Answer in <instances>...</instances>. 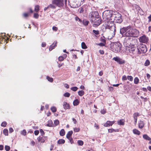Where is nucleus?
I'll return each instance as SVG.
<instances>
[{
  "label": "nucleus",
  "mask_w": 151,
  "mask_h": 151,
  "mask_svg": "<svg viewBox=\"0 0 151 151\" xmlns=\"http://www.w3.org/2000/svg\"><path fill=\"white\" fill-rule=\"evenodd\" d=\"M112 59L120 65L124 64L125 63V61L124 60L122 59L118 56H116L113 58Z\"/></svg>",
  "instance_id": "nucleus-11"
},
{
  "label": "nucleus",
  "mask_w": 151,
  "mask_h": 151,
  "mask_svg": "<svg viewBox=\"0 0 151 151\" xmlns=\"http://www.w3.org/2000/svg\"><path fill=\"white\" fill-rule=\"evenodd\" d=\"M39 17V14L37 13H34V17L36 18L37 19Z\"/></svg>",
  "instance_id": "nucleus-50"
},
{
  "label": "nucleus",
  "mask_w": 151,
  "mask_h": 151,
  "mask_svg": "<svg viewBox=\"0 0 151 151\" xmlns=\"http://www.w3.org/2000/svg\"><path fill=\"white\" fill-rule=\"evenodd\" d=\"M133 40V38L131 37H126L124 41V44L126 47L131 45V42Z\"/></svg>",
  "instance_id": "nucleus-9"
},
{
  "label": "nucleus",
  "mask_w": 151,
  "mask_h": 151,
  "mask_svg": "<svg viewBox=\"0 0 151 151\" xmlns=\"http://www.w3.org/2000/svg\"><path fill=\"white\" fill-rule=\"evenodd\" d=\"M137 10L138 11V12L140 13V14L143 15L144 14V12L140 8V9H137Z\"/></svg>",
  "instance_id": "nucleus-48"
},
{
  "label": "nucleus",
  "mask_w": 151,
  "mask_h": 151,
  "mask_svg": "<svg viewBox=\"0 0 151 151\" xmlns=\"http://www.w3.org/2000/svg\"><path fill=\"white\" fill-rule=\"evenodd\" d=\"M75 18V20L76 21H77L78 20L80 22H82V19H80L78 17H76Z\"/></svg>",
  "instance_id": "nucleus-54"
},
{
  "label": "nucleus",
  "mask_w": 151,
  "mask_h": 151,
  "mask_svg": "<svg viewBox=\"0 0 151 151\" xmlns=\"http://www.w3.org/2000/svg\"><path fill=\"white\" fill-rule=\"evenodd\" d=\"M143 138L145 139L150 141L151 140V138L149 137L147 134H144L143 135Z\"/></svg>",
  "instance_id": "nucleus-20"
},
{
  "label": "nucleus",
  "mask_w": 151,
  "mask_h": 151,
  "mask_svg": "<svg viewBox=\"0 0 151 151\" xmlns=\"http://www.w3.org/2000/svg\"><path fill=\"white\" fill-rule=\"evenodd\" d=\"M59 121L58 119H56L54 121V124L55 126L58 125L59 124Z\"/></svg>",
  "instance_id": "nucleus-45"
},
{
  "label": "nucleus",
  "mask_w": 151,
  "mask_h": 151,
  "mask_svg": "<svg viewBox=\"0 0 151 151\" xmlns=\"http://www.w3.org/2000/svg\"><path fill=\"white\" fill-rule=\"evenodd\" d=\"M63 106L65 109H70V106L69 104L67 102H64L63 103Z\"/></svg>",
  "instance_id": "nucleus-15"
},
{
  "label": "nucleus",
  "mask_w": 151,
  "mask_h": 151,
  "mask_svg": "<svg viewBox=\"0 0 151 151\" xmlns=\"http://www.w3.org/2000/svg\"><path fill=\"white\" fill-rule=\"evenodd\" d=\"M52 3L60 8L63 7L64 6L63 0H52Z\"/></svg>",
  "instance_id": "nucleus-7"
},
{
  "label": "nucleus",
  "mask_w": 151,
  "mask_h": 151,
  "mask_svg": "<svg viewBox=\"0 0 151 151\" xmlns=\"http://www.w3.org/2000/svg\"><path fill=\"white\" fill-rule=\"evenodd\" d=\"M73 133V132L72 130L68 131L66 135V138L68 139H69L71 137Z\"/></svg>",
  "instance_id": "nucleus-17"
},
{
  "label": "nucleus",
  "mask_w": 151,
  "mask_h": 151,
  "mask_svg": "<svg viewBox=\"0 0 151 151\" xmlns=\"http://www.w3.org/2000/svg\"><path fill=\"white\" fill-rule=\"evenodd\" d=\"M113 19H114L113 21L116 23H121L123 21L122 16L119 13L116 14H114Z\"/></svg>",
  "instance_id": "nucleus-5"
},
{
  "label": "nucleus",
  "mask_w": 151,
  "mask_h": 151,
  "mask_svg": "<svg viewBox=\"0 0 151 151\" xmlns=\"http://www.w3.org/2000/svg\"><path fill=\"white\" fill-rule=\"evenodd\" d=\"M21 134L24 136H25L27 134V132L25 129H24L22 132Z\"/></svg>",
  "instance_id": "nucleus-49"
},
{
  "label": "nucleus",
  "mask_w": 151,
  "mask_h": 151,
  "mask_svg": "<svg viewBox=\"0 0 151 151\" xmlns=\"http://www.w3.org/2000/svg\"><path fill=\"white\" fill-rule=\"evenodd\" d=\"M131 47L129 49V52L130 53H133V52L135 50V48L134 47V45H132L130 46Z\"/></svg>",
  "instance_id": "nucleus-18"
},
{
  "label": "nucleus",
  "mask_w": 151,
  "mask_h": 151,
  "mask_svg": "<svg viewBox=\"0 0 151 151\" xmlns=\"http://www.w3.org/2000/svg\"><path fill=\"white\" fill-rule=\"evenodd\" d=\"M79 103V101L77 99H76L73 102V105L74 106H76L78 105Z\"/></svg>",
  "instance_id": "nucleus-31"
},
{
  "label": "nucleus",
  "mask_w": 151,
  "mask_h": 151,
  "mask_svg": "<svg viewBox=\"0 0 151 151\" xmlns=\"http://www.w3.org/2000/svg\"><path fill=\"white\" fill-rule=\"evenodd\" d=\"M119 33L122 35V37H136L139 35L138 29L132 28L130 26L120 28Z\"/></svg>",
  "instance_id": "nucleus-1"
},
{
  "label": "nucleus",
  "mask_w": 151,
  "mask_h": 151,
  "mask_svg": "<svg viewBox=\"0 0 151 151\" xmlns=\"http://www.w3.org/2000/svg\"><path fill=\"white\" fill-rule=\"evenodd\" d=\"M137 54L140 55L141 53H146L147 51V48L146 45L140 43L137 46Z\"/></svg>",
  "instance_id": "nucleus-3"
},
{
  "label": "nucleus",
  "mask_w": 151,
  "mask_h": 151,
  "mask_svg": "<svg viewBox=\"0 0 151 151\" xmlns=\"http://www.w3.org/2000/svg\"><path fill=\"white\" fill-rule=\"evenodd\" d=\"M90 20H93L95 18H97L99 17L100 16L99 15L98 12L97 11H93L91 12L89 14V15Z\"/></svg>",
  "instance_id": "nucleus-8"
},
{
  "label": "nucleus",
  "mask_w": 151,
  "mask_h": 151,
  "mask_svg": "<svg viewBox=\"0 0 151 151\" xmlns=\"http://www.w3.org/2000/svg\"><path fill=\"white\" fill-rule=\"evenodd\" d=\"M127 78L130 81H132L133 80V77L131 76H128Z\"/></svg>",
  "instance_id": "nucleus-44"
},
{
  "label": "nucleus",
  "mask_w": 151,
  "mask_h": 151,
  "mask_svg": "<svg viewBox=\"0 0 151 151\" xmlns=\"http://www.w3.org/2000/svg\"><path fill=\"white\" fill-rule=\"evenodd\" d=\"M133 132L134 134L138 135H139L140 134V132L136 129L133 130Z\"/></svg>",
  "instance_id": "nucleus-21"
},
{
  "label": "nucleus",
  "mask_w": 151,
  "mask_h": 151,
  "mask_svg": "<svg viewBox=\"0 0 151 151\" xmlns=\"http://www.w3.org/2000/svg\"><path fill=\"white\" fill-rule=\"evenodd\" d=\"M47 79L48 80V81L50 82H52L53 81V79L52 78L48 76H47L46 77Z\"/></svg>",
  "instance_id": "nucleus-40"
},
{
  "label": "nucleus",
  "mask_w": 151,
  "mask_h": 151,
  "mask_svg": "<svg viewBox=\"0 0 151 151\" xmlns=\"http://www.w3.org/2000/svg\"><path fill=\"white\" fill-rule=\"evenodd\" d=\"M93 32L96 35H97L99 34V31L98 30H93Z\"/></svg>",
  "instance_id": "nucleus-47"
},
{
  "label": "nucleus",
  "mask_w": 151,
  "mask_h": 151,
  "mask_svg": "<svg viewBox=\"0 0 151 151\" xmlns=\"http://www.w3.org/2000/svg\"><path fill=\"white\" fill-rule=\"evenodd\" d=\"M144 123L143 121L140 120L138 123V127L140 129L142 128L144 126Z\"/></svg>",
  "instance_id": "nucleus-16"
},
{
  "label": "nucleus",
  "mask_w": 151,
  "mask_h": 151,
  "mask_svg": "<svg viewBox=\"0 0 151 151\" xmlns=\"http://www.w3.org/2000/svg\"><path fill=\"white\" fill-rule=\"evenodd\" d=\"M118 124L120 125H123L124 124V121L123 119H120L118 121Z\"/></svg>",
  "instance_id": "nucleus-27"
},
{
  "label": "nucleus",
  "mask_w": 151,
  "mask_h": 151,
  "mask_svg": "<svg viewBox=\"0 0 151 151\" xmlns=\"http://www.w3.org/2000/svg\"><path fill=\"white\" fill-rule=\"evenodd\" d=\"M70 93L67 92L64 94L63 96L65 97H68L70 96Z\"/></svg>",
  "instance_id": "nucleus-41"
},
{
  "label": "nucleus",
  "mask_w": 151,
  "mask_h": 151,
  "mask_svg": "<svg viewBox=\"0 0 151 151\" xmlns=\"http://www.w3.org/2000/svg\"><path fill=\"white\" fill-rule=\"evenodd\" d=\"M108 132L109 133H112L114 132H116L118 131V129H108Z\"/></svg>",
  "instance_id": "nucleus-28"
},
{
  "label": "nucleus",
  "mask_w": 151,
  "mask_h": 151,
  "mask_svg": "<svg viewBox=\"0 0 151 151\" xmlns=\"http://www.w3.org/2000/svg\"><path fill=\"white\" fill-rule=\"evenodd\" d=\"M104 38H102L101 37L100 40L101 42H102L103 43H106V40L105 39H104Z\"/></svg>",
  "instance_id": "nucleus-53"
},
{
  "label": "nucleus",
  "mask_w": 151,
  "mask_h": 151,
  "mask_svg": "<svg viewBox=\"0 0 151 151\" xmlns=\"http://www.w3.org/2000/svg\"><path fill=\"white\" fill-rule=\"evenodd\" d=\"M52 29L53 30L55 31H57L58 29V28L55 26H53L52 27Z\"/></svg>",
  "instance_id": "nucleus-61"
},
{
  "label": "nucleus",
  "mask_w": 151,
  "mask_h": 151,
  "mask_svg": "<svg viewBox=\"0 0 151 151\" xmlns=\"http://www.w3.org/2000/svg\"><path fill=\"white\" fill-rule=\"evenodd\" d=\"M78 89V88L76 87V86H74L73 87H71L70 88V89L73 91H76Z\"/></svg>",
  "instance_id": "nucleus-42"
},
{
  "label": "nucleus",
  "mask_w": 151,
  "mask_h": 151,
  "mask_svg": "<svg viewBox=\"0 0 151 151\" xmlns=\"http://www.w3.org/2000/svg\"><path fill=\"white\" fill-rule=\"evenodd\" d=\"M72 120L74 124H76L77 123V121L76 119H75L74 118H73L72 119Z\"/></svg>",
  "instance_id": "nucleus-63"
},
{
  "label": "nucleus",
  "mask_w": 151,
  "mask_h": 151,
  "mask_svg": "<svg viewBox=\"0 0 151 151\" xmlns=\"http://www.w3.org/2000/svg\"><path fill=\"white\" fill-rule=\"evenodd\" d=\"M65 142V141L64 139H59L57 143L58 144L60 145L64 144Z\"/></svg>",
  "instance_id": "nucleus-24"
},
{
  "label": "nucleus",
  "mask_w": 151,
  "mask_h": 151,
  "mask_svg": "<svg viewBox=\"0 0 151 151\" xmlns=\"http://www.w3.org/2000/svg\"><path fill=\"white\" fill-rule=\"evenodd\" d=\"M40 133H41L42 136H43L45 134V132L42 129H40Z\"/></svg>",
  "instance_id": "nucleus-57"
},
{
  "label": "nucleus",
  "mask_w": 151,
  "mask_h": 151,
  "mask_svg": "<svg viewBox=\"0 0 151 151\" xmlns=\"http://www.w3.org/2000/svg\"><path fill=\"white\" fill-rule=\"evenodd\" d=\"M122 45L119 42H115L113 45L112 51L116 53L120 52L121 50Z\"/></svg>",
  "instance_id": "nucleus-4"
},
{
  "label": "nucleus",
  "mask_w": 151,
  "mask_h": 151,
  "mask_svg": "<svg viewBox=\"0 0 151 151\" xmlns=\"http://www.w3.org/2000/svg\"><path fill=\"white\" fill-rule=\"evenodd\" d=\"M100 112L101 114H104L106 113V111L104 109H103V110H101L100 111Z\"/></svg>",
  "instance_id": "nucleus-59"
},
{
  "label": "nucleus",
  "mask_w": 151,
  "mask_h": 151,
  "mask_svg": "<svg viewBox=\"0 0 151 151\" xmlns=\"http://www.w3.org/2000/svg\"><path fill=\"white\" fill-rule=\"evenodd\" d=\"M5 149L6 151H9L10 149V147L9 146L6 145L5 146Z\"/></svg>",
  "instance_id": "nucleus-43"
},
{
  "label": "nucleus",
  "mask_w": 151,
  "mask_h": 151,
  "mask_svg": "<svg viewBox=\"0 0 151 151\" xmlns=\"http://www.w3.org/2000/svg\"><path fill=\"white\" fill-rule=\"evenodd\" d=\"M39 133V131L38 130H35L34 131V134L35 135H38Z\"/></svg>",
  "instance_id": "nucleus-60"
},
{
  "label": "nucleus",
  "mask_w": 151,
  "mask_h": 151,
  "mask_svg": "<svg viewBox=\"0 0 151 151\" xmlns=\"http://www.w3.org/2000/svg\"><path fill=\"white\" fill-rule=\"evenodd\" d=\"M114 14L113 13V12L111 10H107L105 11L103 13L102 17L103 19L105 21H109L111 20L113 21L114 20L113 19Z\"/></svg>",
  "instance_id": "nucleus-2"
},
{
  "label": "nucleus",
  "mask_w": 151,
  "mask_h": 151,
  "mask_svg": "<svg viewBox=\"0 0 151 151\" xmlns=\"http://www.w3.org/2000/svg\"><path fill=\"white\" fill-rule=\"evenodd\" d=\"M78 93L79 96H82L84 95V92L83 90H80L78 92Z\"/></svg>",
  "instance_id": "nucleus-30"
},
{
  "label": "nucleus",
  "mask_w": 151,
  "mask_h": 151,
  "mask_svg": "<svg viewBox=\"0 0 151 151\" xmlns=\"http://www.w3.org/2000/svg\"><path fill=\"white\" fill-rule=\"evenodd\" d=\"M68 139L69 140L71 144H72L74 143L73 140V138H72V137L70 138H69V139Z\"/></svg>",
  "instance_id": "nucleus-56"
},
{
  "label": "nucleus",
  "mask_w": 151,
  "mask_h": 151,
  "mask_svg": "<svg viewBox=\"0 0 151 151\" xmlns=\"http://www.w3.org/2000/svg\"><path fill=\"white\" fill-rule=\"evenodd\" d=\"M80 129L79 128H74L73 130L75 132H78L80 131Z\"/></svg>",
  "instance_id": "nucleus-51"
},
{
  "label": "nucleus",
  "mask_w": 151,
  "mask_h": 151,
  "mask_svg": "<svg viewBox=\"0 0 151 151\" xmlns=\"http://www.w3.org/2000/svg\"><path fill=\"white\" fill-rule=\"evenodd\" d=\"M7 124V123L6 122H3L1 123V126L2 127H4L6 126Z\"/></svg>",
  "instance_id": "nucleus-46"
},
{
  "label": "nucleus",
  "mask_w": 151,
  "mask_h": 151,
  "mask_svg": "<svg viewBox=\"0 0 151 151\" xmlns=\"http://www.w3.org/2000/svg\"><path fill=\"white\" fill-rule=\"evenodd\" d=\"M77 143L79 146H82L83 145V142L81 140H78L77 141Z\"/></svg>",
  "instance_id": "nucleus-39"
},
{
  "label": "nucleus",
  "mask_w": 151,
  "mask_h": 151,
  "mask_svg": "<svg viewBox=\"0 0 151 151\" xmlns=\"http://www.w3.org/2000/svg\"><path fill=\"white\" fill-rule=\"evenodd\" d=\"M150 63L149 60L148 59H147L145 61V62L144 64V65L145 66H147L150 65Z\"/></svg>",
  "instance_id": "nucleus-35"
},
{
  "label": "nucleus",
  "mask_w": 151,
  "mask_h": 151,
  "mask_svg": "<svg viewBox=\"0 0 151 151\" xmlns=\"http://www.w3.org/2000/svg\"><path fill=\"white\" fill-rule=\"evenodd\" d=\"M81 45V47L83 49H86L87 47V46L86 45L85 43L84 42H82Z\"/></svg>",
  "instance_id": "nucleus-32"
},
{
  "label": "nucleus",
  "mask_w": 151,
  "mask_h": 151,
  "mask_svg": "<svg viewBox=\"0 0 151 151\" xmlns=\"http://www.w3.org/2000/svg\"><path fill=\"white\" fill-rule=\"evenodd\" d=\"M114 122L108 121L104 124V126L105 127H108L110 126H112L114 123Z\"/></svg>",
  "instance_id": "nucleus-14"
},
{
  "label": "nucleus",
  "mask_w": 151,
  "mask_h": 151,
  "mask_svg": "<svg viewBox=\"0 0 151 151\" xmlns=\"http://www.w3.org/2000/svg\"><path fill=\"white\" fill-rule=\"evenodd\" d=\"M139 79L137 77H136L135 78L134 80V83L136 84H137L139 82Z\"/></svg>",
  "instance_id": "nucleus-36"
},
{
  "label": "nucleus",
  "mask_w": 151,
  "mask_h": 151,
  "mask_svg": "<svg viewBox=\"0 0 151 151\" xmlns=\"http://www.w3.org/2000/svg\"><path fill=\"white\" fill-rule=\"evenodd\" d=\"M35 11L37 12L39 11V5H36L35 6Z\"/></svg>",
  "instance_id": "nucleus-37"
},
{
  "label": "nucleus",
  "mask_w": 151,
  "mask_h": 151,
  "mask_svg": "<svg viewBox=\"0 0 151 151\" xmlns=\"http://www.w3.org/2000/svg\"><path fill=\"white\" fill-rule=\"evenodd\" d=\"M132 6L134 8H135L137 10V9H140V7L139 6L136 4H132Z\"/></svg>",
  "instance_id": "nucleus-25"
},
{
  "label": "nucleus",
  "mask_w": 151,
  "mask_h": 151,
  "mask_svg": "<svg viewBox=\"0 0 151 151\" xmlns=\"http://www.w3.org/2000/svg\"><path fill=\"white\" fill-rule=\"evenodd\" d=\"M107 27H108V29H110V32L111 33H112V32H113V34L112 35V36L114 37L115 35L116 32V28L115 25L114 24L113 25H112L111 26L110 25H108Z\"/></svg>",
  "instance_id": "nucleus-10"
},
{
  "label": "nucleus",
  "mask_w": 151,
  "mask_h": 151,
  "mask_svg": "<svg viewBox=\"0 0 151 151\" xmlns=\"http://www.w3.org/2000/svg\"><path fill=\"white\" fill-rule=\"evenodd\" d=\"M127 76L125 75H124L122 77V80L123 81H125L127 80Z\"/></svg>",
  "instance_id": "nucleus-55"
},
{
  "label": "nucleus",
  "mask_w": 151,
  "mask_h": 151,
  "mask_svg": "<svg viewBox=\"0 0 151 151\" xmlns=\"http://www.w3.org/2000/svg\"><path fill=\"white\" fill-rule=\"evenodd\" d=\"M53 123L52 121L49 120L48 121V123L46 125V126L49 127H52V126Z\"/></svg>",
  "instance_id": "nucleus-23"
},
{
  "label": "nucleus",
  "mask_w": 151,
  "mask_h": 151,
  "mask_svg": "<svg viewBox=\"0 0 151 151\" xmlns=\"http://www.w3.org/2000/svg\"><path fill=\"white\" fill-rule=\"evenodd\" d=\"M3 134L6 136L8 135V131L7 129H4L3 130Z\"/></svg>",
  "instance_id": "nucleus-34"
},
{
  "label": "nucleus",
  "mask_w": 151,
  "mask_h": 151,
  "mask_svg": "<svg viewBox=\"0 0 151 151\" xmlns=\"http://www.w3.org/2000/svg\"><path fill=\"white\" fill-rule=\"evenodd\" d=\"M50 109L52 111L53 113L57 111V109L55 107L52 106L51 107Z\"/></svg>",
  "instance_id": "nucleus-38"
},
{
  "label": "nucleus",
  "mask_w": 151,
  "mask_h": 151,
  "mask_svg": "<svg viewBox=\"0 0 151 151\" xmlns=\"http://www.w3.org/2000/svg\"><path fill=\"white\" fill-rule=\"evenodd\" d=\"M105 43H104L100 42V43H98L97 44V45H98L100 46H105Z\"/></svg>",
  "instance_id": "nucleus-52"
},
{
  "label": "nucleus",
  "mask_w": 151,
  "mask_h": 151,
  "mask_svg": "<svg viewBox=\"0 0 151 151\" xmlns=\"http://www.w3.org/2000/svg\"><path fill=\"white\" fill-rule=\"evenodd\" d=\"M57 41H55L54 43H52L50 46L49 48L50 51H51L57 46Z\"/></svg>",
  "instance_id": "nucleus-13"
},
{
  "label": "nucleus",
  "mask_w": 151,
  "mask_h": 151,
  "mask_svg": "<svg viewBox=\"0 0 151 151\" xmlns=\"http://www.w3.org/2000/svg\"><path fill=\"white\" fill-rule=\"evenodd\" d=\"M64 59L63 58L62 56H60L58 58V60L60 61H63Z\"/></svg>",
  "instance_id": "nucleus-58"
},
{
  "label": "nucleus",
  "mask_w": 151,
  "mask_h": 151,
  "mask_svg": "<svg viewBox=\"0 0 151 151\" xmlns=\"http://www.w3.org/2000/svg\"><path fill=\"white\" fill-rule=\"evenodd\" d=\"M9 133H11L14 131V130L13 129L12 127L10 128H9Z\"/></svg>",
  "instance_id": "nucleus-62"
},
{
  "label": "nucleus",
  "mask_w": 151,
  "mask_h": 151,
  "mask_svg": "<svg viewBox=\"0 0 151 151\" xmlns=\"http://www.w3.org/2000/svg\"><path fill=\"white\" fill-rule=\"evenodd\" d=\"M134 119H137V117L139 116V114L138 112L134 113L133 115Z\"/></svg>",
  "instance_id": "nucleus-33"
},
{
  "label": "nucleus",
  "mask_w": 151,
  "mask_h": 151,
  "mask_svg": "<svg viewBox=\"0 0 151 151\" xmlns=\"http://www.w3.org/2000/svg\"><path fill=\"white\" fill-rule=\"evenodd\" d=\"M46 43L45 42H42V46L43 47H45L46 46Z\"/></svg>",
  "instance_id": "nucleus-64"
},
{
  "label": "nucleus",
  "mask_w": 151,
  "mask_h": 151,
  "mask_svg": "<svg viewBox=\"0 0 151 151\" xmlns=\"http://www.w3.org/2000/svg\"><path fill=\"white\" fill-rule=\"evenodd\" d=\"M91 23H93V26L94 27H97L101 23V17H99L97 18H95L93 20H90Z\"/></svg>",
  "instance_id": "nucleus-6"
},
{
  "label": "nucleus",
  "mask_w": 151,
  "mask_h": 151,
  "mask_svg": "<svg viewBox=\"0 0 151 151\" xmlns=\"http://www.w3.org/2000/svg\"><path fill=\"white\" fill-rule=\"evenodd\" d=\"M37 140L39 142H40L41 143H44L45 142V139L42 137H39L37 138Z\"/></svg>",
  "instance_id": "nucleus-22"
},
{
  "label": "nucleus",
  "mask_w": 151,
  "mask_h": 151,
  "mask_svg": "<svg viewBox=\"0 0 151 151\" xmlns=\"http://www.w3.org/2000/svg\"><path fill=\"white\" fill-rule=\"evenodd\" d=\"M56 6L55 4H54L52 3V4H50L48 5V7L49 8H51L52 9H55L56 8Z\"/></svg>",
  "instance_id": "nucleus-26"
},
{
  "label": "nucleus",
  "mask_w": 151,
  "mask_h": 151,
  "mask_svg": "<svg viewBox=\"0 0 151 151\" xmlns=\"http://www.w3.org/2000/svg\"><path fill=\"white\" fill-rule=\"evenodd\" d=\"M140 42L147 44L148 42V38L146 37L145 35L140 37L139 39Z\"/></svg>",
  "instance_id": "nucleus-12"
},
{
  "label": "nucleus",
  "mask_w": 151,
  "mask_h": 151,
  "mask_svg": "<svg viewBox=\"0 0 151 151\" xmlns=\"http://www.w3.org/2000/svg\"><path fill=\"white\" fill-rule=\"evenodd\" d=\"M82 22L85 26H87L88 25L89 22L86 19H83Z\"/></svg>",
  "instance_id": "nucleus-19"
},
{
  "label": "nucleus",
  "mask_w": 151,
  "mask_h": 151,
  "mask_svg": "<svg viewBox=\"0 0 151 151\" xmlns=\"http://www.w3.org/2000/svg\"><path fill=\"white\" fill-rule=\"evenodd\" d=\"M65 132L64 129H62L60 132V134L61 136H63L65 135Z\"/></svg>",
  "instance_id": "nucleus-29"
}]
</instances>
